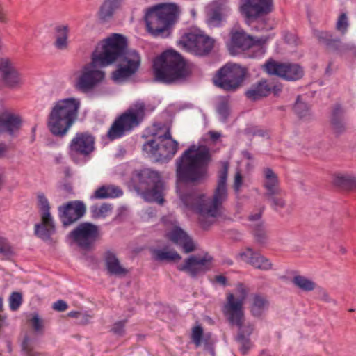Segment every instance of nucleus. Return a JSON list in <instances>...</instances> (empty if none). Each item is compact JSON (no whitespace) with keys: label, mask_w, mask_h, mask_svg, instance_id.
<instances>
[{"label":"nucleus","mask_w":356,"mask_h":356,"mask_svg":"<svg viewBox=\"0 0 356 356\" xmlns=\"http://www.w3.org/2000/svg\"><path fill=\"white\" fill-rule=\"evenodd\" d=\"M67 303L62 300H57L53 305V309L58 312H64L67 309Z\"/></svg>","instance_id":"13d9d810"},{"label":"nucleus","mask_w":356,"mask_h":356,"mask_svg":"<svg viewBox=\"0 0 356 356\" xmlns=\"http://www.w3.org/2000/svg\"><path fill=\"white\" fill-rule=\"evenodd\" d=\"M58 214L64 227L71 225L86 213V207L80 200L70 201L58 207Z\"/></svg>","instance_id":"6ab92c4d"},{"label":"nucleus","mask_w":356,"mask_h":356,"mask_svg":"<svg viewBox=\"0 0 356 356\" xmlns=\"http://www.w3.org/2000/svg\"><path fill=\"white\" fill-rule=\"evenodd\" d=\"M122 0H105L99 10V16L101 19L106 20L111 18L115 10L121 4Z\"/></svg>","instance_id":"473e14b6"},{"label":"nucleus","mask_w":356,"mask_h":356,"mask_svg":"<svg viewBox=\"0 0 356 356\" xmlns=\"http://www.w3.org/2000/svg\"><path fill=\"white\" fill-rule=\"evenodd\" d=\"M229 164L225 162L219 172L218 183L211 197L205 199L204 194L191 190L184 193L180 184H177V192L183 204L200 214V222L204 229L213 222V219L222 217L225 212L223 204L228 198L227 179Z\"/></svg>","instance_id":"f03ea898"},{"label":"nucleus","mask_w":356,"mask_h":356,"mask_svg":"<svg viewBox=\"0 0 356 356\" xmlns=\"http://www.w3.org/2000/svg\"><path fill=\"white\" fill-rule=\"evenodd\" d=\"M22 346L25 356H40V353L34 351L31 347L30 339L28 336L24 337Z\"/></svg>","instance_id":"09e8293b"},{"label":"nucleus","mask_w":356,"mask_h":356,"mask_svg":"<svg viewBox=\"0 0 356 356\" xmlns=\"http://www.w3.org/2000/svg\"><path fill=\"white\" fill-rule=\"evenodd\" d=\"M29 321L35 332L38 334L43 333L44 322L38 314H33L31 318L29 319Z\"/></svg>","instance_id":"79ce46f5"},{"label":"nucleus","mask_w":356,"mask_h":356,"mask_svg":"<svg viewBox=\"0 0 356 356\" xmlns=\"http://www.w3.org/2000/svg\"><path fill=\"white\" fill-rule=\"evenodd\" d=\"M262 213L263 209H261L257 213L250 214L248 217V219L251 222L250 224L263 222L261 220Z\"/></svg>","instance_id":"5fc2aeb1"},{"label":"nucleus","mask_w":356,"mask_h":356,"mask_svg":"<svg viewBox=\"0 0 356 356\" xmlns=\"http://www.w3.org/2000/svg\"><path fill=\"white\" fill-rule=\"evenodd\" d=\"M178 143L173 140L170 129L159 136H154L153 139L148 140L143 145V149L152 156L156 158L157 161H166L171 159L177 153Z\"/></svg>","instance_id":"1a4fd4ad"},{"label":"nucleus","mask_w":356,"mask_h":356,"mask_svg":"<svg viewBox=\"0 0 356 356\" xmlns=\"http://www.w3.org/2000/svg\"><path fill=\"white\" fill-rule=\"evenodd\" d=\"M152 253L153 259L159 261H175L181 259L180 254L175 250L154 249L152 250Z\"/></svg>","instance_id":"72a5a7b5"},{"label":"nucleus","mask_w":356,"mask_h":356,"mask_svg":"<svg viewBox=\"0 0 356 356\" xmlns=\"http://www.w3.org/2000/svg\"><path fill=\"white\" fill-rule=\"evenodd\" d=\"M122 191L116 186H102L97 189L93 195L95 199H106L118 197L122 195Z\"/></svg>","instance_id":"7c9ffc66"},{"label":"nucleus","mask_w":356,"mask_h":356,"mask_svg":"<svg viewBox=\"0 0 356 356\" xmlns=\"http://www.w3.org/2000/svg\"><path fill=\"white\" fill-rule=\"evenodd\" d=\"M349 22L347 14L343 13L340 14L336 22L335 29L341 35L346 34L349 27Z\"/></svg>","instance_id":"ea45409f"},{"label":"nucleus","mask_w":356,"mask_h":356,"mask_svg":"<svg viewBox=\"0 0 356 356\" xmlns=\"http://www.w3.org/2000/svg\"><path fill=\"white\" fill-rule=\"evenodd\" d=\"M56 38H67L68 37V27L65 25L57 26L55 29Z\"/></svg>","instance_id":"603ef678"},{"label":"nucleus","mask_w":356,"mask_h":356,"mask_svg":"<svg viewBox=\"0 0 356 356\" xmlns=\"http://www.w3.org/2000/svg\"><path fill=\"white\" fill-rule=\"evenodd\" d=\"M264 181L263 186L266 189L265 193L280 194L281 188L279 186V179L277 175L270 168L264 169Z\"/></svg>","instance_id":"cd10ccee"},{"label":"nucleus","mask_w":356,"mask_h":356,"mask_svg":"<svg viewBox=\"0 0 356 356\" xmlns=\"http://www.w3.org/2000/svg\"><path fill=\"white\" fill-rule=\"evenodd\" d=\"M222 22V15L218 10H213L207 19V24L210 26H218Z\"/></svg>","instance_id":"a18cd8bd"},{"label":"nucleus","mask_w":356,"mask_h":356,"mask_svg":"<svg viewBox=\"0 0 356 356\" xmlns=\"http://www.w3.org/2000/svg\"><path fill=\"white\" fill-rule=\"evenodd\" d=\"M269 302L267 298L259 294H254L250 305V312L254 317L260 318L267 311Z\"/></svg>","instance_id":"c85d7f7f"},{"label":"nucleus","mask_w":356,"mask_h":356,"mask_svg":"<svg viewBox=\"0 0 356 356\" xmlns=\"http://www.w3.org/2000/svg\"><path fill=\"white\" fill-rule=\"evenodd\" d=\"M7 22L5 14L3 11L2 8L0 6V22L6 23Z\"/></svg>","instance_id":"69168bd1"},{"label":"nucleus","mask_w":356,"mask_h":356,"mask_svg":"<svg viewBox=\"0 0 356 356\" xmlns=\"http://www.w3.org/2000/svg\"><path fill=\"white\" fill-rule=\"evenodd\" d=\"M179 8L174 3H163L149 8L145 15L148 31L154 37L170 36L177 20Z\"/></svg>","instance_id":"20e7f679"},{"label":"nucleus","mask_w":356,"mask_h":356,"mask_svg":"<svg viewBox=\"0 0 356 356\" xmlns=\"http://www.w3.org/2000/svg\"><path fill=\"white\" fill-rule=\"evenodd\" d=\"M127 320H122L115 322L111 329V332H112L114 334L117 336H123L125 334V325L127 324Z\"/></svg>","instance_id":"49530a36"},{"label":"nucleus","mask_w":356,"mask_h":356,"mask_svg":"<svg viewBox=\"0 0 356 356\" xmlns=\"http://www.w3.org/2000/svg\"><path fill=\"white\" fill-rule=\"evenodd\" d=\"M212 257L207 254L204 257L191 255L184 260L183 264L177 266L179 271L187 273L191 277L204 274L211 268Z\"/></svg>","instance_id":"a211bd4d"},{"label":"nucleus","mask_w":356,"mask_h":356,"mask_svg":"<svg viewBox=\"0 0 356 356\" xmlns=\"http://www.w3.org/2000/svg\"><path fill=\"white\" fill-rule=\"evenodd\" d=\"M246 72V69L239 65L228 63L218 70L213 81L218 87L233 91L242 85Z\"/></svg>","instance_id":"9b49d317"},{"label":"nucleus","mask_w":356,"mask_h":356,"mask_svg":"<svg viewBox=\"0 0 356 356\" xmlns=\"http://www.w3.org/2000/svg\"><path fill=\"white\" fill-rule=\"evenodd\" d=\"M127 38L120 33H113L102 40L92 55L90 63L85 65L76 78L75 88L83 93L93 90L105 77L104 72L97 68L106 67L119 60V67L113 79L120 81L134 74L140 65V56L134 49H127Z\"/></svg>","instance_id":"f257e3e1"},{"label":"nucleus","mask_w":356,"mask_h":356,"mask_svg":"<svg viewBox=\"0 0 356 356\" xmlns=\"http://www.w3.org/2000/svg\"><path fill=\"white\" fill-rule=\"evenodd\" d=\"M264 197L270 203V207L275 211L283 209L286 206V201L280 194L264 193Z\"/></svg>","instance_id":"58836bf2"},{"label":"nucleus","mask_w":356,"mask_h":356,"mask_svg":"<svg viewBox=\"0 0 356 356\" xmlns=\"http://www.w3.org/2000/svg\"><path fill=\"white\" fill-rule=\"evenodd\" d=\"M315 289L316 290V293H317L318 298L321 300L324 301L325 302H334L332 300V299L330 297L329 293L327 292V291L325 289H323L321 286H316V288Z\"/></svg>","instance_id":"3c124183"},{"label":"nucleus","mask_w":356,"mask_h":356,"mask_svg":"<svg viewBox=\"0 0 356 356\" xmlns=\"http://www.w3.org/2000/svg\"><path fill=\"white\" fill-rule=\"evenodd\" d=\"M131 179L134 182H139L148 186L143 193L147 202H156L160 205L164 203L163 197L167 187L158 172L150 169L135 171Z\"/></svg>","instance_id":"6e6552de"},{"label":"nucleus","mask_w":356,"mask_h":356,"mask_svg":"<svg viewBox=\"0 0 356 356\" xmlns=\"http://www.w3.org/2000/svg\"><path fill=\"white\" fill-rule=\"evenodd\" d=\"M8 147L5 143H0V157L3 156L8 151Z\"/></svg>","instance_id":"e2e57ef3"},{"label":"nucleus","mask_w":356,"mask_h":356,"mask_svg":"<svg viewBox=\"0 0 356 356\" xmlns=\"http://www.w3.org/2000/svg\"><path fill=\"white\" fill-rule=\"evenodd\" d=\"M268 37H261L257 40L247 35L243 31H238L232 33L229 51L232 55H236L245 50H250L249 55L251 58H258L266 52L264 44L268 40Z\"/></svg>","instance_id":"9d476101"},{"label":"nucleus","mask_w":356,"mask_h":356,"mask_svg":"<svg viewBox=\"0 0 356 356\" xmlns=\"http://www.w3.org/2000/svg\"><path fill=\"white\" fill-rule=\"evenodd\" d=\"M95 138L88 132H78L69 145V154L76 162L79 156L87 157L95 150Z\"/></svg>","instance_id":"f3484780"},{"label":"nucleus","mask_w":356,"mask_h":356,"mask_svg":"<svg viewBox=\"0 0 356 356\" xmlns=\"http://www.w3.org/2000/svg\"><path fill=\"white\" fill-rule=\"evenodd\" d=\"M240 259L244 262L251 265L261 270H269L273 268L271 261L259 252L254 251L252 248L248 247L243 252L238 254Z\"/></svg>","instance_id":"4be33fe9"},{"label":"nucleus","mask_w":356,"mask_h":356,"mask_svg":"<svg viewBox=\"0 0 356 356\" xmlns=\"http://www.w3.org/2000/svg\"><path fill=\"white\" fill-rule=\"evenodd\" d=\"M282 90V85L281 83L270 81V93L273 92L275 95H278Z\"/></svg>","instance_id":"6e6d98bb"},{"label":"nucleus","mask_w":356,"mask_h":356,"mask_svg":"<svg viewBox=\"0 0 356 356\" xmlns=\"http://www.w3.org/2000/svg\"><path fill=\"white\" fill-rule=\"evenodd\" d=\"M215 280L216 282L219 283L222 286H226L227 285V277L222 275H218L215 277Z\"/></svg>","instance_id":"bf43d9fd"},{"label":"nucleus","mask_w":356,"mask_h":356,"mask_svg":"<svg viewBox=\"0 0 356 356\" xmlns=\"http://www.w3.org/2000/svg\"><path fill=\"white\" fill-rule=\"evenodd\" d=\"M99 236L98 226L88 222L80 223L70 233V237L74 242L86 250L92 249Z\"/></svg>","instance_id":"dca6fc26"},{"label":"nucleus","mask_w":356,"mask_h":356,"mask_svg":"<svg viewBox=\"0 0 356 356\" xmlns=\"http://www.w3.org/2000/svg\"><path fill=\"white\" fill-rule=\"evenodd\" d=\"M234 325L238 328L236 341L238 344L239 350L243 355H245L252 347L250 336L253 332L254 327L250 323H245V318L242 320L241 325Z\"/></svg>","instance_id":"5701e85b"},{"label":"nucleus","mask_w":356,"mask_h":356,"mask_svg":"<svg viewBox=\"0 0 356 356\" xmlns=\"http://www.w3.org/2000/svg\"><path fill=\"white\" fill-rule=\"evenodd\" d=\"M243 184V177L240 172H237L235 175L233 188L236 192H238Z\"/></svg>","instance_id":"4d7b16f0"},{"label":"nucleus","mask_w":356,"mask_h":356,"mask_svg":"<svg viewBox=\"0 0 356 356\" xmlns=\"http://www.w3.org/2000/svg\"><path fill=\"white\" fill-rule=\"evenodd\" d=\"M252 234L255 241L260 244H264L268 240L267 231L264 222L250 224Z\"/></svg>","instance_id":"e433bc0d"},{"label":"nucleus","mask_w":356,"mask_h":356,"mask_svg":"<svg viewBox=\"0 0 356 356\" xmlns=\"http://www.w3.org/2000/svg\"><path fill=\"white\" fill-rule=\"evenodd\" d=\"M0 254L6 257L13 254L11 246L4 238H0Z\"/></svg>","instance_id":"8fccbe9b"},{"label":"nucleus","mask_w":356,"mask_h":356,"mask_svg":"<svg viewBox=\"0 0 356 356\" xmlns=\"http://www.w3.org/2000/svg\"><path fill=\"white\" fill-rule=\"evenodd\" d=\"M202 335L203 329L201 326L197 325L193 327L192 330L191 339L197 347L200 346L202 343Z\"/></svg>","instance_id":"de8ad7c7"},{"label":"nucleus","mask_w":356,"mask_h":356,"mask_svg":"<svg viewBox=\"0 0 356 356\" xmlns=\"http://www.w3.org/2000/svg\"><path fill=\"white\" fill-rule=\"evenodd\" d=\"M273 0H241V11L248 19H256L272 10Z\"/></svg>","instance_id":"aec40b11"},{"label":"nucleus","mask_w":356,"mask_h":356,"mask_svg":"<svg viewBox=\"0 0 356 356\" xmlns=\"http://www.w3.org/2000/svg\"><path fill=\"white\" fill-rule=\"evenodd\" d=\"M178 44L183 49L195 55L205 56L209 54L213 48L214 40L204 35L187 33L181 37Z\"/></svg>","instance_id":"4468645a"},{"label":"nucleus","mask_w":356,"mask_h":356,"mask_svg":"<svg viewBox=\"0 0 356 356\" xmlns=\"http://www.w3.org/2000/svg\"><path fill=\"white\" fill-rule=\"evenodd\" d=\"M314 34L319 42L325 44L328 49L338 50L340 48L341 40L337 37H334L332 33L316 31Z\"/></svg>","instance_id":"c756f323"},{"label":"nucleus","mask_w":356,"mask_h":356,"mask_svg":"<svg viewBox=\"0 0 356 356\" xmlns=\"http://www.w3.org/2000/svg\"><path fill=\"white\" fill-rule=\"evenodd\" d=\"M113 207L111 204L102 203L100 205L95 204L90 207V212L93 218H100L106 216L111 211Z\"/></svg>","instance_id":"4c0bfd02"},{"label":"nucleus","mask_w":356,"mask_h":356,"mask_svg":"<svg viewBox=\"0 0 356 356\" xmlns=\"http://www.w3.org/2000/svg\"><path fill=\"white\" fill-rule=\"evenodd\" d=\"M263 67L267 74L276 75L289 81L299 80L304 75L302 67L296 63H281L269 59L264 65Z\"/></svg>","instance_id":"2eb2a0df"},{"label":"nucleus","mask_w":356,"mask_h":356,"mask_svg":"<svg viewBox=\"0 0 356 356\" xmlns=\"http://www.w3.org/2000/svg\"><path fill=\"white\" fill-rule=\"evenodd\" d=\"M236 290L238 293L237 297H235L233 293L227 295L226 302L223 307V313L231 325H239L245 318L243 304L249 290L243 284H238Z\"/></svg>","instance_id":"f8f14e48"},{"label":"nucleus","mask_w":356,"mask_h":356,"mask_svg":"<svg viewBox=\"0 0 356 356\" xmlns=\"http://www.w3.org/2000/svg\"><path fill=\"white\" fill-rule=\"evenodd\" d=\"M21 118L19 116L5 111L0 114V134H8L14 136L20 128Z\"/></svg>","instance_id":"393cba45"},{"label":"nucleus","mask_w":356,"mask_h":356,"mask_svg":"<svg viewBox=\"0 0 356 356\" xmlns=\"http://www.w3.org/2000/svg\"><path fill=\"white\" fill-rule=\"evenodd\" d=\"M254 135H258V136H265V132L262 130H258L257 131L254 132Z\"/></svg>","instance_id":"338daca9"},{"label":"nucleus","mask_w":356,"mask_h":356,"mask_svg":"<svg viewBox=\"0 0 356 356\" xmlns=\"http://www.w3.org/2000/svg\"><path fill=\"white\" fill-rule=\"evenodd\" d=\"M3 310V299L2 298H0V313ZM5 323V317L0 315V328L4 325Z\"/></svg>","instance_id":"680f3d73"},{"label":"nucleus","mask_w":356,"mask_h":356,"mask_svg":"<svg viewBox=\"0 0 356 356\" xmlns=\"http://www.w3.org/2000/svg\"><path fill=\"white\" fill-rule=\"evenodd\" d=\"M336 185L349 190H356V177L352 175H341L334 179Z\"/></svg>","instance_id":"c9c22d12"},{"label":"nucleus","mask_w":356,"mask_h":356,"mask_svg":"<svg viewBox=\"0 0 356 356\" xmlns=\"http://www.w3.org/2000/svg\"><path fill=\"white\" fill-rule=\"evenodd\" d=\"M38 206L41 222L35 225V234L42 240H48L55 233V223L50 213V204L43 193L38 195Z\"/></svg>","instance_id":"ddd939ff"},{"label":"nucleus","mask_w":356,"mask_h":356,"mask_svg":"<svg viewBox=\"0 0 356 356\" xmlns=\"http://www.w3.org/2000/svg\"><path fill=\"white\" fill-rule=\"evenodd\" d=\"M209 135L211 139L213 141L218 140L221 136L220 133L213 131H209Z\"/></svg>","instance_id":"052dcab7"},{"label":"nucleus","mask_w":356,"mask_h":356,"mask_svg":"<svg viewBox=\"0 0 356 356\" xmlns=\"http://www.w3.org/2000/svg\"><path fill=\"white\" fill-rule=\"evenodd\" d=\"M62 188L64 191H65L67 193H72V186L70 184H65L62 186Z\"/></svg>","instance_id":"0e129e2a"},{"label":"nucleus","mask_w":356,"mask_h":356,"mask_svg":"<svg viewBox=\"0 0 356 356\" xmlns=\"http://www.w3.org/2000/svg\"><path fill=\"white\" fill-rule=\"evenodd\" d=\"M79 314V313L78 312H70L69 313V316H71V317H77V315Z\"/></svg>","instance_id":"774afa93"},{"label":"nucleus","mask_w":356,"mask_h":356,"mask_svg":"<svg viewBox=\"0 0 356 356\" xmlns=\"http://www.w3.org/2000/svg\"><path fill=\"white\" fill-rule=\"evenodd\" d=\"M22 303V296L19 292H13L9 297V306L12 311L17 310Z\"/></svg>","instance_id":"37998d69"},{"label":"nucleus","mask_w":356,"mask_h":356,"mask_svg":"<svg viewBox=\"0 0 356 356\" xmlns=\"http://www.w3.org/2000/svg\"><path fill=\"white\" fill-rule=\"evenodd\" d=\"M80 106V101L67 98L58 101L52 108L48 120L50 132L56 137L63 138L75 122Z\"/></svg>","instance_id":"39448f33"},{"label":"nucleus","mask_w":356,"mask_h":356,"mask_svg":"<svg viewBox=\"0 0 356 356\" xmlns=\"http://www.w3.org/2000/svg\"><path fill=\"white\" fill-rule=\"evenodd\" d=\"M155 79L163 83H172L188 75L186 61L174 50L163 52L154 63Z\"/></svg>","instance_id":"423d86ee"},{"label":"nucleus","mask_w":356,"mask_h":356,"mask_svg":"<svg viewBox=\"0 0 356 356\" xmlns=\"http://www.w3.org/2000/svg\"><path fill=\"white\" fill-rule=\"evenodd\" d=\"M145 115V104L138 101L115 118L107 132L111 140L120 138L131 132L143 121Z\"/></svg>","instance_id":"0eeeda50"},{"label":"nucleus","mask_w":356,"mask_h":356,"mask_svg":"<svg viewBox=\"0 0 356 356\" xmlns=\"http://www.w3.org/2000/svg\"><path fill=\"white\" fill-rule=\"evenodd\" d=\"M0 71L2 80L7 86L13 88L22 83L21 74L8 60H0Z\"/></svg>","instance_id":"b1692460"},{"label":"nucleus","mask_w":356,"mask_h":356,"mask_svg":"<svg viewBox=\"0 0 356 356\" xmlns=\"http://www.w3.org/2000/svg\"><path fill=\"white\" fill-rule=\"evenodd\" d=\"M54 46L60 50H65L68 47L67 38H56Z\"/></svg>","instance_id":"864d4df0"},{"label":"nucleus","mask_w":356,"mask_h":356,"mask_svg":"<svg viewBox=\"0 0 356 356\" xmlns=\"http://www.w3.org/2000/svg\"><path fill=\"white\" fill-rule=\"evenodd\" d=\"M104 261L106 270L110 275L123 277L127 273V270L120 264L113 252L108 250L104 253Z\"/></svg>","instance_id":"a878e982"},{"label":"nucleus","mask_w":356,"mask_h":356,"mask_svg":"<svg viewBox=\"0 0 356 356\" xmlns=\"http://www.w3.org/2000/svg\"><path fill=\"white\" fill-rule=\"evenodd\" d=\"M270 94V81L262 79L253 84L245 92L246 97L251 100H257L267 97Z\"/></svg>","instance_id":"bb28decb"},{"label":"nucleus","mask_w":356,"mask_h":356,"mask_svg":"<svg viewBox=\"0 0 356 356\" xmlns=\"http://www.w3.org/2000/svg\"><path fill=\"white\" fill-rule=\"evenodd\" d=\"M293 110L300 118H303L309 114V107L305 102L301 100L300 96H298Z\"/></svg>","instance_id":"a19ab883"},{"label":"nucleus","mask_w":356,"mask_h":356,"mask_svg":"<svg viewBox=\"0 0 356 356\" xmlns=\"http://www.w3.org/2000/svg\"><path fill=\"white\" fill-rule=\"evenodd\" d=\"M292 283L303 291L309 292L316 288V284L311 279L302 275H296L292 280Z\"/></svg>","instance_id":"f704fd0d"},{"label":"nucleus","mask_w":356,"mask_h":356,"mask_svg":"<svg viewBox=\"0 0 356 356\" xmlns=\"http://www.w3.org/2000/svg\"><path fill=\"white\" fill-rule=\"evenodd\" d=\"M167 237L174 244L181 248L186 254L191 253L196 249L192 238L179 226H174L167 233Z\"/></svg>","instance_id":"412c9836"},{"label":"nucleus","mask_w":356,"mask_h":356,"mask_svg":"<svg viewBox=\"0 0 356 356\" xmlns=\"http://www.w3.org/2000/svg\"><path fill=\"white\" fill-rule=\"evenodd\" d=\"M211 160L209 149L191 145L177 160V177L179 183H196L204 179Z\"/></svg>","instance_id":"7ed1b4c3"},{"label":"nucleus","mask_w":356,"mask_h":356,"mask_svg":"<svg viewBox=\"0 0 356 356\" xmlns=\"http://www.w3.org/2000/svg\"><path fill=\"white\" fill-rule=\"evenodd\" d=\"M217 112L220 117L221 121L226 122L229 115V106L228 102L225 100L221 101L217 106Z\"/></svg>","instance_id":"c03bdc74"},{"label":"nucleus","mask_w":356,"mask_h":356,"mask_svg":"<svg viewBox=\"0 0 356 356\" xmlns=\"http://www.w3.org/2000/svg\"><path fill=\"white\" fill-rule=\"evenodd\" d=\"M331 124L332 129L337 134H340L346 131L343 110L339 105H337L333 110Z\"/></svg>","instance_id":"2f4dec72"}]
</instances>
